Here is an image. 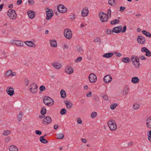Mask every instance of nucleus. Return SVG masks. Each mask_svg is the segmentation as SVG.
Listing matches in <instances>:
<instances>
[{
	"instance_id": "obj_58",
	"label": "nucleus",
	"mask_w": 151,
	"mask_h": 151,
	"mask_svg": "<svg viewBox=\"0 0 151 151\" xmlns=\"http://www.w3.org/2000/svg\"><path fill=\"white\" fill-rule=\"evenodd\" d=\"M2 54L4 55V56L2 58H4L7 57V55L5 51H3L2 52Z\"/></svg>"
},
{
	"instance_id": "obj_36",
	"label": "nucleus",
	"mask_w": 151,
	"mask_h": 151,
	"mask_svg": "<svg viewBox=\"0 0 151 151\" xmlns=\"http://www.w3.org/2000/svg\"><path fill=\"white\" fill-rule=\"evenodd\" d=\"M147 138L148 140L151 142V130L147 132Z\"/></svg>"
},
{
	"instance_id": "obj_63",
	"label": "nucleus",
	"mask_w": 151,
	"mask_h": 151,
	"mask_svg": "<svg viewBox=\"0 0 151 151\" xmlns=\"http://www.w3.org/2000/svg\"><path fill=\"white\" fill-rule=\"evenodd\" d=\"M126 28H127V27H126V26H124V27L123 28L122 30H121V31L123 32H125L126 31Z\"/></svg>"
},
{
	"instance_id": "obj_41",
	"label": "nucleus",
	"mask_w": 151,
	"mask_h": 151,
	"mask_svg": "<svg viewBox=\"0 0 151 151\" xmlns=\"http://www.w3.org/2000/svg\"><path fill=\"white\" fill-rule=\"evenodd\" d=\"M23 115L22 113H20L17 116V119L18 121L20 122L22 120V117Z\"/></svg>"
},
{
	"instance_id": "obj_3",
	"label": "nucleus",
	"mask_w": 151,
	"mask_h": 151,
	"mask_svg": "<svg viewBox=\"0 0 151 151\" xmlns=\"http://www.w3.org/2000/svg\"><path fill=\"white\" fill-rule=\"evenodd\" d=\"M37 86L35 83H33L30 84L29 87V91L32 94H35L37 92Z\"/></svg>"
},
{
	"instance_id": "obj_21",
	"label": "nucleus",
	"mask_w": 151,
	"mask_h": 151,
	"mask_svg": "<svg viewBox=\"0 0 151 151\" xmlns=\"http://www.w3.org/2000/svg\"><path fill=\"white\" fill-rule=\"evenodd\" d=\"M147 127L149 129H151V116L147 117L146 120Z\"/></svg>"
},
{
	"instance_id": "obj_10",
	"label": "nucleus",
	"mask_w": 151,
	"mask_h": 151,
	"mask_svg": "<svg viewBox=\"0 0 151 151\" xmlns=\"http://www.w3.org/2000/svg\"><path fill=\"white\" fill-rule=\"evenodd\" d=\"M58 11L62 13H64L66 12L67 11V9L62 4H59L57 7Z\"/></svg>"
},
{
	"instance_id": "obj_57",
	"label": "nucleus",
	"mask_w": 151,
	"mask_h": 151,
	"mask_svg": "<svg viewBox=\"0 0 151 151\" xmlns=\"http://www.w3.org/2000/svg\"><path fill=\"white\" fill-rule=\"evenodd\" d=\"M140 59L142 60H145L146 59V58L144 55H141L139 56Z\"/></svg>"
},
{
	"instance_id": "obj_5",
	"label": "nucleus",
	"mask_w": 151,
	"mask_h": 151,
	"mask_svg": "<svg viewBox=\"0 0 151 151\" xmlns=\"http://www.w3.org/2000/svg\"><path fill=\"white\" fill-rule=\"evenodd\" d=\"M7 14L11 19H15L17 17V14L14 10L11 9L9 10L7 12Z\"/></svg>"
},
{
	"instance_id": "obj_1",
	"label": "nucleus",
	"mask_w": 151,
	"mask_h": 151,
	"mask_svg": "<svg viewBox=\"0 0 151 151\" xmlns=\"http://www.w3.org/2000/svg\"><path fill=\"white\" fill-rule=\"evenodd\" d=\"M108 125L111 131H115L117 129V127L116 123L113 119H110L108 122Z\"/></svg>"
},
{
	"instance_id": "obj_35",
	"label": "nucleus",
	"mask_w": 151,
	"mask_h": 151,
	"mask_svg": "<svg viewBox=\"0 0 151 151\" xmlns=\"http://www.w3.org/2000/svg\"><path fill=\"white\" fill-rule=\"evenodd\" d=\"M76 50L78 52L82 53L83 52V49L81 46H77L76 47Z\"/></svg>"
},
{
	"instance_id": "obj_45",
	"label": "nucleus",
	"mask_w": 151,
	"mask_h": 151,
	"mask_svg": "<svg viewBox=\"0 0 151 151\" xmlns=\"http://www.w3.org/2000/svg\"><path fill=\"white\" fill-rule=\"evenodd\" d=\"M94 41L95 42L98 43L99 44H100L101 42L100 39L98 37L94 39Z\"/></svg>"
},
{
	"instance_id": "obj_23",
	"label": "nucleus",
	"mask_w": 151,
	"mask_h": 151,
	"mask_svg": "<svg viewBox=\"0 0 151 151\" xmlns=\"http://www.w3.org/2000/svg\"><path fill=\"white\" fill-rule=\"evenodd\" d=\"M27 14L29 17L31 19H33L35 16V13L32 11H28Z\"/></svg>"
},
{
	"instance_id": "obj_40",
	"label": "nucleus",
	"mask_w": 151,
	"mask_h": 151,
	"mask_svg": "<svg viewBox=\"0 0 151 151\" xmlns=\"http://www.w3.org/2000/svg\"><path fill=\"white\" fill-rule=\"evenodd\" d=\"M118 104L117 103H114L111 104L110 106V108L111 110L114 109L117 106Z\"/></svg>"
},
{
	"instance_id": "obj_44",
	"label": "nucleus",
	"mask_w": 151,
	"mask_h": 151,
	"mask_svg": "<svg viewBox=\"0 0 151 151\" xmlns=\"http://www.w3.org/2000/svg\"><path fill=\"white\" fill-rule=\"evenodd\" d=\"M119 22V20L117 19H115L113 21H111V24H115L118 23Z\"/></svg>"
},
{
	"instance_id": "obj_62",
	"label": "nucleus",
	"mask_w": 151,
	"mask_h": 151,
	"mask_svg": "<svg viewBox=\"0 0 151 151\" xmlns=\"http://www.w3.org/2000/svg\"><path fill=\"white\" fill-rule=\"evenodd\" d=\"M115 54L117 57H120L122 55V54L121 53H119L117 52H115Z\"/></svg>"
},
{
	"instance_id": "obj_52",
	"label": "nucleus",
	"mask_w": 151,
	"mask_h": 151,
	"mask_svg": "<svg viewBox=\"0 0 151 151\" xmlns=\"http://www.w3.org/2000/svg\"><path fill=\"white\" fill-rule=\"evenodd\" d=\"M10 140V137H7L5 139L4 141L6 143H8L9 142Z\"/></svg>"
},
{
	"instance_id": "obj_32",
	"label": "nucleus",
	"mask_w": 151,
	"mask_h": 151,
	"mask_svg": "<svg viewBox=\"0 0 151 151\" xmlns=\"http://www.w3.org/2000/svg\"><path fill=\"white\" fill-rule=\"evenodd\" d=\"M142 32L143 34H144L147 37H151V34L149 32H148L147 31L145 30H143L142 31Z\"/></svg>"
},
{
	"instance_id": "obj_16",
	"label": "nucleus",
	"mask_w": 151,
	"mask_h": 151,
	"mask_svg": "<svg viewBox=\"0 0 151 151\" xmlns=\"http://www.w3.org/2000/svg\"><path fill=\"white\" fill-rule=\"evenodd\" d=\"M141 51L142 52H145V55L148 57L151 56V52L146 47H143L141 49Z\"/></svg>"
},
{
	"instance_id": "obj_64",
	"label": "nucleus",
	"mask_w": 151,
	"mask_h": 151,
	"mask_svg": "<svg viewBox=\"0 0 151 151\" xmlns=\"http://www.w3.org/2000/svg\"><path fill=\"white\" fill-rule=\"evenodd\" d=\"M63 47L64 49H68L69 48V47L68 45L65 44L63 45Z\"/></svg>"
},
{
	"instance_id": "obj_14",
	"label": "nucleus",
	"mask_w": 151,
	"mask_h": 151,
	"mask_svg": "<svg viewBox=\"0 0 151 151\" xmlns=\"http://www.w3.org/2000/svg\"><path fill=\"white\" fill-rule=\"evenodd\" d=\"M52 65L55 69L59 70L62 67L61 64L58 62H54L52 63Z\"/></svg>"
},
{
	"instance_id": "obj_12",
	"label": "nucleus",
	"mask_w": 151,
	"mask_h": 151,
	"mask_svg": "<svg viewBox=\"0 0 151 151\" xmlns=\"http://www.w3.org/2000/svg\"><path fill=\"white\" fill-rule=\"evenodd\" d=\"M112 79V78L109 75L105 76L103 79L104 82L106 83H108L111 82Z\"/></svg>"
},
{
	"instance_id": "obj_60",
	"label": "nucleus",
	"mask_w": 151,
	"mask_h": 151,
	"mask_svg": "<svg viewBox=\"0 0 151 151\" xmlns=\"http://www.w3.org/2000/svg\"><path fill=\"white\" fill-rule=\"evenodd\" d=\"M125 9V7L122 6L120 7V11L121 12H123L124 10Z\"/></svg>"
},
{
	"instance_id": "obj_37",
	"label": "nucleus",
	"mask_w": 151,
	"mask_h": 151,
	"mask_svg": "<svg viewBox=\"0 0 151 151\" xmlns=\"http://www.w3.org/2000/svg\"><path fill=\"white\" fill-rule=\"evenodd\" d=\"M40 140L42 143L46 144L47 142V141L44 138L43 136H41L40 137Z\"/></svg>"
},
{
	"instance_id": "obj_39",
	"label": "nucleus",
	"mask_w": 151,
	"mask_h": 151,
	"mask_svg": "<svg viewBox=\"0 0 151 151\" xmlns=\"http://www.w3.org/2000/svg\"><path fill=\"white\" fill-rule=\"evenodd\" d=\"M122 61L124 63H128L130 61V59L128 57L124 58L122 59Z\"/></svg>"
},
{
	"instance_id": "obj_9",
	"label": "nucleus",
	"mask_w": 151,
	"mask_h": 151,
	"mask_svg": "<svg viewBox=\"0 0 151 151\" xmlns=\"http://www.w3.org/2000/svg\"><path fill=\"white\" fill-rule=\"evenodd\" d=\"M88 79L91 83H93L96 82L97 81V77L94 73H91L89 75Z\"/></svg>"
},
{
	"instance_id": "obj_47",
	"label": "nucleus",
	"mask_w": 151,
	"mask_h": 151,
	"mask_svg": "<svg viewBox=\"0 0 151 151\" xmlns=\"http://www.w3.org/2000/svg\"><path fill=\"white\" fill-rule=\"evenodd\" d=\"M66 113V110L65 109H62L60 111V114L62 115H64Z\"/></svg>"
},
{
	"instance_id": "obj_2",
	"label": "nucleus",
	"mask_w": 151,
	"mask_h": 151,
	"mask_svg": "<svg viewBox=\"0 0 151 151\" xmlns=\"http://www.w3.org/2000/svg\"><path fill=\"white\" fill-rule=\"evenodd\" d=\"M132 64L136 68H139L140 64L139 63V59L138 57L136 56L133 55L131 57Z\"/></svg>"
},
{
	"instance_id": "obj_7",
	"label": "nucleus",
	"mask_w": 151,
	"mask_h": 151,
	"mask_svg": "<svg viewBox=\"0 0 151 151\" xmlns=\"http://www.w3.org/2000/svg\"><path fill=\"white\" fill-rule=\"evenodd\" d=\"M64 34L65 37L68 39H70L72 37V32L71 30L69 29H66L64 31Z\"/></svg>"
},
{
	"instance_id": "obj_56",
	"label": "nucleus",
	"mask_w": 151,
	"mask_h": 151,
	"mask_svg": "<svg viewBox=\"0 0 151 151\" xmlns=\"http://www.w3.org/2000/svg\"><path fill=\"white\" fill-rule=\"evenodd\" d=\"M28 2L30 5H32L34 4V1L33 0H29Z\"/></svg>"
},
{
	"instance_id": "obj_8",
	"label": "nucleus",
	"mask_w": 151,
	"mask_h": 151,
	"mask_svg": "<svg viewBox=\"0 0 151 151\" xmlns=\"http://www.w3.org/2000/svg\"><path fill=\"white\" fill-rule=\"evenodd\" d=\"M10 43L18 47H22L24 45V44L22 41L17 40H11Z\"/></svg>"
},
{
	"instance_id": "obj_4",
	"label": "nucleus",
	"mask_w": 151,
	"mask_h": 151,
	"mask_svg": "<svg viewBox=\"0 0 151 151\" xmlns=\"http://www.w3.org/2000/svg\"><path fill=\"white\" fill-rule=\"evenodd\" d=\"M43 102L45 105L48 106H51L54 104V100L48 96H45L44 98Z\"/></svg>"
},
{
	"instance_id": "obj_59",
	"label": "nucleus",
	"mask_w": 151,
	"mask_h": 151,
	"mask_svg": "<svg viewBox=\"0 0 151 151\" xmlns=\"http://www.w3.org/2000/svg\"><path fill=\"white\" fill-rule=\"evenodd\" d=\"M35 133L39 135H40L42 134V132L40 131V130H36L35 131Z\"/></svg>"
},
{
	"instance_id": "obj_26",
	"label": "nucleus",
	"mask_w": 151,
	"mask_h": 151,
	"mask_svg": "<svg viewBox=\"0 0 151 151\" xmlns=\"http://www.w3.org/2000/svg\"><path fill=\"white\" fill-rule=\"evenodd\" d=\"M65 103L67 108L70 109L72 107L73 104L70 101H65Z\"/></svg>"
},
{
	"instance_id": "obj_54",
	"label": "nucleus",
	"mask_w": 151,
	"mask_h": 151,
	"mask_svg": "<svg viewBox=\"0 0 151 151\" xmlns=\"http://www.w3.org/2000/svg\"><path fill=\"white\" fill-rule=\"evenodd\" d=\"M40 90L41 91H44L45 90V88L44 86H41L40 87Z\"/></svg>"
},
{
	"instance_id": "obj_19",
	"label": "nucleus",
	"mask_w": 151,
	"mask_h": 151,
	"mask_svg": "<svg viewBox=\"0 0 151 151\" xmlns=\"http://www.w3.org/2000/svg\"><path fill=\"white\" fill-rule=\"evenodd\" d=\"M73 69L70 66L66 67L65 69V72L68 74H70L73 72Z\"/></svg>"
},
{
	"instance_id": "obj_15",
	"label": "nucleus",
	"mask_w": 151,
	"mask_h": 151,
	"mask_svg": "<svg viewBox=\"0 0 151 151\" xmlns=\"http://www.w3.org/2000/svg\"><path fill=\"white\" fill-rule=\"evenodd\" d=\"M52 121L51 118L49 116H46L43 119L42 123L45 125L49 124Z\"/></svg>"
},
{
	"instance_id": "obj_33",
	"label": "nucleus",
	"mask_w": 151,
	"mask_h": 151,
	"mask_svg": "<svg viewBox=\"0 0 151 151\" xmlns=\"http://www.w3.org/2000/svg\"><path fill=\"white\" fill-rule=\"evenodd\" d=\"M60 93L61 98H65L66 97V93L65 92L64 90H61L60 92Z\"/></svg>"
},
{
	"instance_id": "obj_49",
	"label": "nucleus",
	"mask_w": 151,
	"mask_h": 151,
	"mask_svg": "<svg viewBox=\"0 0 151 151\" xmlns=\"http://www.w3.org/2000/svg\"><path fill=\"white\" fill-rule=\"evenodd\" d=\"M82 59V58L81 57H79L77 59L75 60V63H77L78 62L81 61Z\"/></svg>"
},
{
	"instance_id": "obj_53",
	"label": "nucleus",
	"mask_w": 151,
	"mask_h": 151,
	"mask_svg": "<svg viewBox=\"0 0 151 151\" xmlns=\"http://www.w3.org/2000/svg\"><path fill=\"white\" fill-rule=\"evenodd\" d=\"M103 98L105 100L107 101L108 100V97L107 95L106 94H103Z\"/></svg>"
},
{
	"instance_id": "obj_20",
	"label": "nucleus",
	"mask_w": 151,
	"mask_h": 151,
	"mask_svg": "<svg viewBox=\"0 0 151 151\" xmlns=\"http://www.w3.org/2000/svg\"><path fill=\"white\" fill-rule=\"evenodd\" d=\"M137 41L138 43L141 44H144L145 41V38L141 36H138L137 38Z\"/></svg>"
},
{
	"instance_id": "obj_46",
	"label": "nucleus",
	"mask_w": 151,
	"mask_h": 151,
	"mask_svg": "<svg viewBox=\"0 0 151 151\" xmlns=\"http://www.w3.org/2000/svg\"><path fill=\"white\" fill-rule=\"evenodd\" d=\"M76 19V15L75 14H71L70 16V19L71 20H73Z\"/></svg>"
},
{
	"instance_id": "obj_38",
	"label": "nucleus",
	"mask_w": 151,
	"mask_h": 151,
	"mask_svg": "<svg viewBox=\"0 0 151 151\" xmlns=\"http://www.w3.org/2000/svg\"><path fill=\"white\" fill-rule=\"evenodd\" d=\"M11 132L10 130H6L3 131V134L4 136H7Z\"/></svg>"
},
{
	"instance_id": "obj_24",
	"label": "nucleus",
	"mask_w": 151,
	"mask_h": 151,
	"mask_svg": "<svg viewBox=\"0 0 151 151\" xmlns=\"http://www.w3.org/2000/svg\"><path fill=\"white\" fill-rule=\"evenodd\" d=\"M9 151H18V149L15 145H10L9 147Z\"/></svg>"
},
{
	"instance_id": "obj_29",
	"label": "nucleus",
	"mask_w": 151,
	"mask_h": 151,
	"mask_svg": "<svg viewBox=\"0 0 151 151\" xmlns=\"http://www.w3.org/2000/svg\"><path fill=\"white\" fill-rule=\"evenodd\" d=\"M140 106L139 104L134 103L133 105V108L134 110H137L139 109Z\"/></svg>"
},
{
	"instance_id": "obj_27",
	"label": "nucleus",
	"mask_w": 151,
	"mask_h": 151,
	"mask_svg": "<svg viewBox=\"0 0 151 151\" xmlns=\"http://www.w3.org/2000/svg\"><path fill=\"white\" fill-rule=\"evenodd\" d=\"M50 42L51 47H55L57 46V44L56 41L52 40L50 41Z\"/></svg>"
},
{
	"instance_id": "obj_28",
	"label": "nucleus",
	"mask_w": 151,
	"mask_h": 151,
	"mask_svg": "<svg viewBox=\"0 0 151 151\" xmlns=\"http://www.w3.org/2000/svg\"><path fill=\"white\" fill-rule=\"evenodd\" d=\"M113 52L107 53L103 55L102 56L104 58H109L113 56Z\"/></svg>"
},
{
	"instance_id": "obj_51",
	"label": "nucleus",
	"mask_w": 151,
	"mask_h": 151,
	"mask_svg": "<svg viewBox=\"0 0 151 151\" xmlns=\"http://www.w3.org/2000/svg\"><path fill=\"white\" fill-rule=\"evenodd\" d=\"M129 92V89L127 88H125L123 90L124 93L126 95Z\"/></svg>"
},
{
	"instance_id": "obj_43",
	"label": "nucleus",
	"mask_w": 151,
	"mask_h": 151,
	"mask_svg": "<svg viewBox=\"0 0 151 151\" xmlns=\"http://www.w3.org/2000/svg\"><path fill=\"white\" fill-rule=\"evenodd\" d=\"M46 109L45 108V107H42L41 111V114L42 115H44L46 114Z\"/></svg>"
},
{
	"instance_id": "obj_18",
	"label": "nucleus",
	"mask_w": 151,
	"mask_h": 151,
	"mask_svg": "<svg viewBox=\"0 0 151 151\" xmlns=\"http://www.w3.org/2000/svg\"><path fill=\"white\" fill-rule=\"evenodd\" d=\"M24 43L26 45L30 47L35 48L36 47V45L32 41H26Z\"/></svg>"
},
{
	"instance_id": "obj_13",
	"label": "nucleus",
	"mask_w": 151,
	"mask_h": 151,
	"mask_svg": "<svg viewBox=\"0 0 151 151\" xmlns=\"http://www.w3.org/2000/svg\"><path fill=\"white\" fill-rule=\"evenodd\" d=\"M89 12L88 8L87 7L83 8L81 12V16L83 17L87 16L89 14Z\"/></svg>"
},
{
	"instance_id": "obj_34",
	"label": "nucleus",
	"mask_w": 151,
	"mask_h": 151,
	"mask_svg": "<svg viewBox=\"0 0 151 151\" xmlns=\"http://www.w3.org/2000/svg\"><path fill=\"white\" fill-rule=\"evenodd\" d=\"M12 72L11 70H9L6 71L4 74V77L5 78H7L10 76Z\"/></svg>"
},
{
	"instance_id": "obj_42",
	"label": "nucleus",
	"mask_w": 151,
	"mask_h": 151,
	"mask_svg": "<svg viewBox=\"0 0 151 151\" xmlns=\"http://www.w3.org/2000/svg\"><path fill=\"white\" fill-rule=\"evenodd\" d=\"M29 80L28 78H26L24 80V84L26 86H27L28 85L29 83Z\"/></svg>"
},
{
	"instance_id": "obj_17",
	"label": "nucleus",
	"mask_w": 151,
	"mask_h": 151,
	"mask_svg": "<svg viewBox=\"0 0 151 151\" xmlns=\"http://www.w3.org/2000/svg\"><path fill=\"white\" fill-rule=\"evenodd\" d=\"M6 91L8 94L10 96H13L14 93V88L10 87L7 88Z\"/></svg>"
},
{
	"instance_id": "obj_50",
	"label": "nucleus",
	"mask_w": 151,
	"mask_h": 151,
	"mask_svg": "<svg viewBox=\"0 0 151 151\" xmlns=\"http://www.w3.org/2000/svg\"><path fill=\"white\" fill-rule=\"evenodd\" d=\"M107 14L106 15L108 16V17L109 18V17H110L111 15V11L110 9H109L107 11Z\"/></svg>"
},
{
	"instance_id": "obj_6",
	"label": "nucleus",
	"mask_w": 151,
	"mask_h": 151,
	"mask_svg": "<svg viewBox=\"0 0 151 151\" xmlns=\"http://www.w3.org/2000/svg\"><path fill=\"white\" fill-rule=\"evenodd\" d=\"M99 16L100 20L102 22H107L109 18L106 14L103 12H99Z\"/></svg>"
},
{
	"instance_id": "obj_61",
	"label": "nucleus",
	"mask_w": 151,
	"mask_h": 151,
	"mask_svg": "<svg viewBox=\"0 0 151 151\" xmlns=\"http://www.w3.org/2000/svg\"><path fill=\"white\" fill-rule=\"evenodd\" d=\"M112 32H113L112 31H111V30L110 29H108L106 30V33L108 34H110Z\"/></svg>"
},
{
	"instance_id": "obj_48",
	"label": "nucleus",
	"mask_w": 151,
	"mask_h": 151,
	"mask_svg": "<svg viewBox=\"0 0 151 151\" xmlns=\"http://www.w3.org/2000/svg\"><path fill=\"white\" fill-rule=\"evenodd\" d=\"M97 114V112L94 111L91 114V116L92 118H95Z\"/></svg>"
},
{
	"instance_id": "obj_22",
	"label": "nucleus",
	"mask_w": 151,
	"mask_h": 151,
	"mask_svg": "<svg viewBox=\"0 0 151 151\" xmlns=\"http://www.w3.org/2000/svg\"><path fill=\"white\" fill-rule=\"evenodd\" d=\"M122 28L121 26L115 27L113 29L112 32L116 33H119L121 31Z\"/></svg>"
},
{
	"instance_id": "obj_11",
	"label": "nucleus",
	"mask_w": 151,
	"mask_h": 151,
	"mask_svg": "<svg viewBox=\"0 0 151 151\" xmlns=\"http://www.w3.org/2000/svg\"><path fill=\"white\" fill-rule=\"evenodd\" d=\"M46 14V19L47 20H49L53 16L54 14L53 12L52 9H49L47 11Z\"/></svg>"
},
{
	"instance_id": "obj_55",
	"label": "nucleus",
	"mask_w": 151,
	"mask_h": 151,
	"mask_svg": "<svg viewBox=\"0 0 151 151\" xmlns=\"http://www.w3.org/2000/svg\"><path fill=\"white\" fill-rule=\"evenodd\" d=\"M77 123L79 124H81L82 122V121L81 120V118L80 117H78L77 118Z\"/></svg>"
},
{
	"instance_id": "obj_25",
	"label": "nucleus",
	"mask_w": 151,
	"mask_h": 151,
	"mask_svg": "<svg viewBox=\"0 0 151 151\" xmlns=\"http://www.w3.org/2000/svg\"><path fill=\"white\" fill-rule=\"evenodd\" d=\"M139 80V78L137 77H133L132 78L131 82L134 84H136L138 83Z\"/></svg>"
},
{
	"instance_id": "obj_31",
	"label": "nucleus",
	"mask_w": 151,
	"mask_h": 151,
	"mask_svg": "<svg viewBox=\"0 0 151 151\" xmlns=\"http://www.w3.org/2000/svg\"><path fill=\"white\" fill-rule=\"evenodd\" d=\"M108 4L110 6H115L116 5L115 0H109L108 1Z\"/></svg>"
},
{
	"instance_id": "obj_30",
	"label": "nucleus",
	"mask_w": 151,
	"mask_h": 151,
	"mask_svg": "<svg viewBox=\"0 0 151 151\" xmlns=\"http://www.w3.org/2000/svg\"><path fill=\"white\" fill-rule=\"evenodd\" d=\"M56 137L58 139H61L63 138L64 135L63 134L61 133L57 134L56 135Z\"/></svg>"
}]
</instances>
